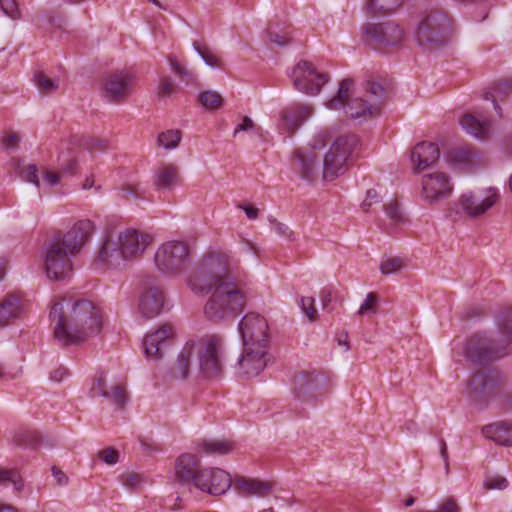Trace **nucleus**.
Returning a JSON list of instances; mask_svg holds the SVG:
<instances>
[{"label":"nucleus","instance_id":"obj_1","mask_svg":"<svg viewBox=\"0 0 512 512\" xmlns=\"http://www.w3.org/2000/svg\"><path fill=\"white\" fill-rule=\"evenodd\" d=\"M243 275L239 261L229 253L211 252L200 260L189 286L196 294L212 292L204 306V314L210 321L226 322L243 311L246 304Z\"/></svg>","mask_w":512,"mask_h":512},{"label":"nucleus","instance_id":"obj_2","mask_svg":"<svg viewBox=\"0 0 512 512\" xmlns=\"http://www.w3.org/2000/svg\"><path fill=\"white\" fill-rule=\"evenodd\" d=\"M49 318L54 338L62 346L80 344L100 334L103 327L102 312L93 302L78 299L68 303L55 302Z\"/></svg>","mask_w":512,"mask_h":512},{"label":"nucleus","instance_id":"obj_3","mask_svg":"<svg viewBox=\"0 0 512 512\" xmlns=\"http://www.w3.org/2000/svg\"><path fill=\"white\" fill-rule=\"evenodd\" d=\"M224 344L218 335H206L197 340H189L180 351L173 369V377L186 379L195 367L207 378H217L222 374Z\"/></svg>","mask_w":512,"mask_h":512},{"label":"nucleus","instance_id":"obj_4","mask_svg":"<svg viewBox=\"0 0 512 512\" xmlns=\"http://www.w3.org/2000/svg\"><path fill=\"white\" fill-rule=\"evenodd\" d=\"M95 229L88 219L76 222L63 236L47 244L44 267L49 279L64 280L72 273L71 257L77 255Z\"/></svg>","mask_w":512,"mask_h":512},{"label":"nucleus","instance_id":"obj_5","mask_svg":"<svg viewBox=\"0 0 512 512\" xmlns=\"http://www.w3.org/2000/svg\"><path fill=\"white\" fill-rule=\"evenodd\" d=\"M151 242V237L138 230L128 228L105 236L97 254V263L110 268H124L140 257Z\"/></svg>","mask_w":512,"mask_h":512},{"label":"nucleus","instance_id":"obj_6","mask_svg":"<svg viewBox=\"0 0 512 512\" xmlns=\"http://www.w3.org/2000/svg\"><path fill=\"white\" fill-rule=\"evenodd\" d=\"M351 87L352 81L343 79L337 94L326 103L327 108L332 110L345 108L346 115L360 123L380 114L386 97V90L381 84L369 83L365 98H350Z\"/></svg>","mask_w":512,"mask_h":512},{"label":"nucleus","instance_id":"obj_7","mask_svg":"<svg viewBox=\"0 0 512 512\" xmlns=\"http://www.w3.org/2000/svg\"><path fill=\"white\" fill-rule=\"evenodd\" d=\"M500 341L505 346L492 347V341L484 335H473L464 348L468 360L475 364L485 365L507 354L506 346L512 343V310H506L498 318Z\"/></svg>","mask_w":512,"mask_h":512},{"label":"nucleus","instance_id":"obj_8","mask_svg":"<svg viewBox=\"0 0 512 512\" xmlns=\"http://www.w3.org/2000/svg\"><path fill=\"white\" fill-rule=\"evenodd\" d=\"M452 35V20L439 9L426 12L419 22L415 37L420 46L432 50L446 45Z\"/></svg>","mask_w":512,"mask_h":512},{"label":"nucleus","instance_id":"obj_9","mask_svg":"<svg viewBox=\"0 0 512 512\" xmlns=\"http://www.w3.org/2000/svg\"><path fill=\"white\" fill-rule=\"evenodd\" d=\"M190 262L191 250L184 241H166L158 247L154 255L156 269L168 277H177L183 274Z\"/></svg>","mask_w":512,"mask_h":512},{"label":"nucleus","instance_id":"obj_10","mask_svg":"<svg viewBox=\"0 0 512 512\" xmlns=\"http://www.w3.org/2000/svg\"><path fill=\"white\" fill-rule=\"evenodd\" d=\"M358 145L356 135H343L334 140L323 159L322 176L332 181L346 171L348 158Z\"/></svg>","mask_w":512,"mask_h":512},{"label":"nucleus","instance_id":"obj_11","mask_svg":"<svg viewBox=\"0 0 512 512\" xmlns=\"http://www.w3.org/2000/svg\"><path fill=\"white\" fill-rule=\"evenodd\" d=\"M328 387L327 377L317 370H302L295 374L292 393L298 401L313 404L323 397Z\"/></svg>","mask_w":512,"mask_h":512},{"label":"nucleus","instance_id":"obj_12","mask_svg":"<svg viewBox=\"0 0 512 512\" xmlns=\"http://www.w3.org/2000/svg\"><path fill=\"white\" fill-rule=\"evenodd\" d=\"M243 346L268 347L269 326L267 320L258 313L246 314L238 326Z\"/></svg>","mask_w":512,"mask_h":512},{"label":"nucleus","instance_id":"obj_13","mask_svg":"<svg viewBox=\"0 0 512 512\" xmlns=\"http://www.w3.org/2000/svg\"><path fill=\"white\" fill-rule=\"evenodd\" d=\"M134 84V75L128 71H114L105 76L102 96L113 103H122L128 99Z\"/></svg>","mask_w":512,"mask_h":512},{"label":"nucleus","instance_id":"obj_14","mask_svg":"<svg viewBox=\"0 0 512 512\" xmlns=\"http://www.w3.org/2000/svg\"><path fill=\"white\" fill-rule=\"evenodd\" d=\"M497 189L489 187L468 191L461 195L459 206L470 217H477L489 210L498 200Z\"/></svg>","mask_w":512,"mask_h":512},{"label":"nucleus","instance_id":"obj_15","mask_svg":"<svg viewBox=\"0 0 512 512\" xmlns=\"http://www.w3.org/2000/svg\"><path fill=\"white\" fill-rule=\"evenodd\" d=\"M365 35L367 41L376 49L394 47L403 40L402 29L391 21L366 25Z\"/></svg>","mask_w":512,"mask_h":512},{"label":"nucleus","instance_id":"obj_16","mask_svg":"<svg viewBox=\"0 0 512 512\" xmlns=\"http://www.w3.org/2000/svg\"><path fill=\"white\" fill-rule=\"evenodd\" d=\"M291 77L295 88L308 95L318 94L328 80L325 74L317 72L308 61L299 62L294 67Z\"/></svg>","mask_w":512,"mask_h":512},{"label":"nucleus","instance_id":"obj_17","mask_svg":"<svg viewBox=\"0 0 512 512\" xmlns=\"http://www.w3.org/2000/svg\"><path fill=\"white\" fill-rule=\"evenodd\" d=\"M11 165L14 170H19V175L24 181L32 183L37 188H40L41 184L47 187L58 186L63 179L59 171H54L45 166L39 169L35 164H29L20 169L19 159H12Z\"/></svg>","mask_w":512,"mask_h":512},{"label":"nucleus","instance_id":"obj_18","mask_svg":"<svg viewBox=\"0 0 512 512\" xmlns=\"http://www.w3.org/2000/svg\"><path fill=\"white\" fill-rule=\"evenodd\" d=\"M232 485L231 475L220 468H204L198 474L196 489L211 495H222Z\"/></svg>","mask_w":512,"mask_h":512},{"label":"nucleus","instance_id":"obj_19","mask_svg":"<svg viewBox=\"0 0 512 512\" xmlns=\"http://www.w3.org/2000/svg\"><path fill=\"white\" fill-rule=\"evenodd\" d=\"M268 347L243 346L238 360L239 372L247 378L258 376L269 361Z\"/></svg>","mask_w":512,"mask_h":512},{"label":"nucleus","instance_id":"obj_20","mask_svg":"<svg viewBox=\"0 0 512 512\" xmlns=\"http://www.w3.org/2000/svg\"><path fill=\"white\" fill-rule=\"evenodd\" d=\"M164 304V294L154 279H147L144 282L143 291L139 300V311L147 319L160 314Z\"/></svg>","mask_w":512,"mask_h":512},{"label":"nucleus","instance_id":"obj_21","mask_svg":"<svg viewBox=\"0 0 512 512\" xmlns=\"http://www.w3.org/2000/svg\"><path fill=\"white\" fill-rule=\"evenodd\" d=\"M173 328L170 324H164L153 333L147 334L143 340V351L147 359L160 360L165 349L171 342Z\"/></svg>","mask_w":512,"mask_h":512},{"label":"nucleus","instance_id":"obj_22","mask_svg":"<svg viewBox=\"0 0 512 512\" xmlns=\"http://www.w3.org/2000/svg\"><path fill=\"white\" fill-rule=\"evenodd\" d=\"M452 189L449 177L443 172L430 173L422 179V195L430 203L449 196Z\"/></svg>","mask_w":512,"mask_h":512},{"label":"nucleus","instance_id":"obj_23","mask_svg":"<svg viewBox=\"0 0 512 512\" xmlns=\"http://www.w3.org/2000/svg\"><path fill=\"white\" fill-rule=\"evenodd\" d=\"M90 396L104 397L115 405H122L126 401L125 387L121 383H108L103 373L95 376L91 388Z\"/></svg>","mask_w":512,"mask_h":512},{"label":"nucleus","instance_id":"obj_24","mask_svg":"<svg viewBox=\"0 0 512 512\" xmlns=\"http://www.w3.org/2000/svg\"><path fill=\"white\" fill-rule=\"evenodd\" d=\"M200 460L196 455L190 453L181 454L175 462V476L177 481L190 489L195 488L198 480Z\"/></svg>","mask_w":512,"mask_h":512},{"label":"nucleus","instance_id":"obj_25","mask_svg":"<svg viewBox=\"0 0 512 512\" xmlns=\"http://www.w3.org/2000/svg\"><path fill=\"white\" fill-rule=\"evenodd\" d=\"M311 116V106L300 103L291 104L283 109L281 119L279 121V127L283 131L292 134Z\"/></svg>","mask_w":512,"mask_h":512},{"label":"nucleus","instance_id":"obj_26","mask_svg":"<svg viewBox=\"0 0 512 512\" xmlns=\"http://www.w3.org/2000/svg\"><path fill=\"white\" fill-rule=\"evenodd\" d=\"M439 148L435 143L432 142H421L418 143L411 151L410 160L412 163L413 170L420 172L424 169L429 168L439 158Z\"/></svg>","mask_w":512,"mask_h":512},{"label":"nucleus","instance_id":"obj_27","mask_svg":"<svg viewBox=\"0 0 512 512\" xmlns=\"http://www.w3.org/2000/svg\"><path fill=\"white\" fill-rule=\"evenodd\" d=\"M26 312L23 298L14 292L7 293L2 298V327L14 324L24 317Z\"/></svg>","mask_w":512,"mask_h":512},{"label":"nucleus","instance_id":"obj_28","mask_svg":"<svg viewBox=\"0 0 512 512\" xmlns=\"http://www.w3.org/2000/svg\"><path fill=\"white\" fill-rule=\"evenodd\" d=\"M499 382V374L495 371L487 370L474 374L468 382L467 389L470 394L481 397L496 387Z\"/></svg>","mask_w":512,"mask_h":512},{"label":"nucleus","instance_id":"obj_29","mask_svg":"<svg viewBox=\"0 0 512 512\" xmlns=\"http://www.w3.org/2000/svg\"><path fill=\"white\" fill-rule=\"evenodd\" d=\"M293 167L302 179L312 181L318 175L316 157L311 150L298 149L294 153Z\"/></svg>","mask_w":512,"mask_h":512},{"label":"nucleus","instance_id":"obj_30","mask_svg":"<svg viewBox=\"0 0 512 512\" xmlns=\"http://www.w3.org/2000/svg\"><path fill=\"white\" fill-rule=\"evenodd\" d=\"M272 485L258 479L238 477L234 481V489L241 496L264 497L271 490Z\"/></svg>","mask_w":512,"mask_h":512},{"label":"nucleus","instance_id":"obj_31","mask_svg":"<svg viewBox=\"0 0 512 512\" xmlns=\"http://www.w3.org/2000/svg\"><path fill=\"white\" fill-rule=\"evenodd\" d=\"M483 434L500 445H512V423L497 422L487 425L483 428Z\"/></svg>","mask_w":512,"mask_h":512},{"label":"nucleus","instance_id":"obj_32","mask_svg":"<svg viewBox=\"0 0 512 512\" xmlns=\"http://www.w3.org/2000/svg\"><path fill=\"white\" fill-rule=\"evenodd\" d=\"M178 181V168L172 164L161 166L155 173L154 185L157 190H171Z\"/></svg>","mask_w":512,"mask_h":512},{"label":"nucleus","instance_id":"obj_33","mask_svg":"<svg viewBox=\"0 0 512 512\" xmlns=\"http://www.w3.org/2000/svg\"><path fill=\"white\" fill-rule=\"evenodd\" d=\"M461 127L477 139H485L490 131V121L479 119L472 114H465L460 120Z\"/></svg>","mask_w":512,"mask_h":512},{"label":"nucleus","instance_id":"obj_34","mask_svg":"<svg viewBox=\"0 0 512 512\" xmlns=\"http://www.w3.org/2000/svg\"><path fill=\"white\" fill-rule=\"evenodd\" d=\"M200 447L207 455H225L233 450V444L227 440H203Z\"/></svg>","mask_w":512,"mask_h":512},{"label":"nucleus","instance_id":"obj_35","mask_svg":"<svg viewBox=\"0 0 512 512\" xmlns=\"http://www.w3.org/2000/svg\"><path fill=\"white\" fill-rule=\"evenodd\" d=\"M33 80L41 94H52L59 88V80L48 77L43 71H36Z\"/></svg>","mask_w":512,"mask_h":512},{"label":"nucleus","instance_id":"obj_36","mask_svg":"<svg viewBox=\"0 0 512 512\" xmlns=\"http://www.w3.org/2000/svg\"><path fill=\"white\" fill-rule=\"evenodd\" d=\"M512 91V83L504 82L496 84L491 91L487 92L485 95V99H491L494 105V109L497 111L499 115H501V109L499 106V101L502 100L503 96Z\"/></svg>","mask_w":512,"mask_h":512},{"label":"nucleus","instance_id":"obj_37","mask_svg":"<svg viewBox=\"0 0 512 512\" xmlns=\"http://www.w3.org/2000/svg\"><path fill=\"white\" fill-rule=\"evenodd\" d=\"M403 0H369L368 7L374 14H389L394 12Z\"/></svg>","mask_w":512,"mask_h":512},{"label":"nucleus","instance_id":"obj_38","mask_svg":"<svg viewBox=\"0 0 512 512\" xmlns=\"http://www.w3.org/2000/svg\"><path fill=\"white\" fill-rule=\"evenodd\" d=\"M448 158L456 164L471 165L474 162L475 154L467 147H457L449 152Z\"/></svg>","mask_w":512,"mask_h":512},{"label":"nucleus","instance_id":"obj_39","mask_svg":"<svg viewBox=\"0 0 512 512\" xmlns=\"http://www.w3.org/2000/svg\"><path fill=\"white\" fill-rule=\"evenodd\" d=\"M267 36L271 43L283 47L290 43L291 37L287 31L282 30L277 23H270L267 28Z\"/></svg>","mask_w":512,"mask_h":512},{"label":"nucleus","instance_id":"obj_40","mask_svg":"<svg viewBox=\"0 0 512 512\" xmlns=\"http://www.w3.org/2000/svg\"><path fill=\"white\" fill-rule=\"evenodd\" d=\"M59 172L63 178L74 176L78 171V161L75 155L70 153L62 154L59 157Z\"/></svg>","mask_w":512,"mask_h":512},{"label":"nucleus","instance_id":"obj_41","mask_svg":"<svg viewBox=\"0 0 512 512\" xmlns=\"http://www.w3.org/2000/svg\"><path fill=\"white\" fill-rule=\"evenodd\" d=\"M11 484L15 492H20L24 481L16 469H2V486Z\"/></svg>","mask_w":512,"mask_h":512},{"label":"nucleus","instance_id":"obj_42","mask_svg":"<svg viewBox=\"0 0 512 512\" xmlns=\"http://www.w3.org/2000/svg\"><path fill=\"white\" fill-rule=\"evenodd\" d=\"M200 104L206 109L217 110L223 105L222 96L215 91H205L199 95Z\"/></svg>","mask_w":512,"mask_h":512},{"label":"nucleus","instance_id":"obj_43","mask_svg":"<svg viewBox=\"0 0 512 512\" xmlns=\"http://www.w3.org/2000/svg\"><path fill=\"white\" fill-rule=\"evenodd\" d=\"M78 144L90 152H98L107 148L108 141L94 136H81Z\"/></svg>","mask_w":512,"mask_h":512},{"label":"nucleus","instance_id":"obj_44","mask_svg":"<svg viewBox=\"0 0 512 512\" xmlns=\"http://www.w3.org/2000/svg\"><path fill=\"white\" fill-rule=\"evenodd\" d=\"M13 442L20 447H34L39 442V433L23 430L13 436Z\"/></svg>","mask_w":512,"mask_h":512},{"label":"nucleus","instance_id":"obj_45","mask_svg":"<svg viewBox=\"0 0 512 512\" xmlns=\"http://www.w3.org/2000/svg\"><path fill=\"white\" fill-rule=\"evenodd\" d=\"M169 64L171 70L186 84L196 82L197 75L193 71L182 66L175 58L169 57Z\"/></svg>","mask_w":512,"mask_h":512},{"label":"nucleus","instance_id":"obj_46","mask_svg":"<svg viewBox=\"0 0 512 512\" xmlns=\"http://www.w3.org/2000/svg\"><path fill=\"white\" fill-rule=\"evenodd\" d=\"M181 140V132L179 130H167L158 135V144L165 149L176 148Z\"/></svg>","mask_w":512,"mask_h":512},{"label":"nucleus","instance_id":"obj_47","mask_svg":"<svg viewBox=\"0 0 512 512\" xmlns=\"http://www.w3.org/2000/svg\"><path fill=\"white\" fill-rule=\"evenodd\" d=\"M22 136L14 130L2 132V151L14 152L19 148Z\"/></svg>","mask_w":512,"mask_h":512},{"label":"nucleus","instance_id":"obj_48","mask_svg":"<svg viewBox=\"0 0 512 512\" xmlns=\"http://www.w3.org/2000/svg\"><path fill=\"white\" fill-rule=\"evenodd\" d=\"M405 267V261L401 257H388L381 261L380 271L383 275H391Z\"/></svg>","mask_w":512,"mask_h":512},{"label":"nucleus","instance_id":"obj_49","mask_svg":"<svg viewBox=\"0 0 512 512\" xmlns=\"http://www.w3.org/2000/svg\"><path fill=\"white\" fill-rule=\"evenodd\" d=\"M120 482L127 489L136 490L145 483V478L142 474L130 471L120 475Z\"/></svg>","mask_w":512,"mask_h":512},{"label":"nucleus","instance_id":"obj_50","mask_svg":"<svg viewBox=\"0 0 512 512\" xmlns=\"http://www.w3.org/2000/svg\"><path fill=\"white\" fill-rule=\"evenodd\" d=\"M193 47L195 51L199 54V56L203 59V61L206 63V65L212 67V68H218L220 67V60L219 58L214 55L210 50L208 49H202L198 42H193Z\"/></svg>","mask_w":512,"mask_h":512},{"label":"nucleus","instance_id":"obj_51","mask_svg":"<svg viewBox=\"0 0 512 512\" xmlns=\"http://www.w3.org/2000/svg\"><path fill=\"white\" fill-rule=\"evenodd\" d=\"M2 13L12 21L19 20L21 11L16 0H2Z\"/></svg>","mask_w":512,"mask_h":512},{"label":"nucleus","instance_id":"obj_52","mask_svg":"<svg viewBox=\"0 0 512 512\" xmlns=\"http://www.w3.org/2000/svg\"><path fill=\"white\" fill-rule=\"evenodd\" d=\"M508 486V481L506 478L500 476V475H494V476H487L484 481V487L485 489L492 490V489H504Z\"/></svg>","mask_w":512,"mask_h":512},{"label":"nucleus","instance_id":"obj_53","mask_svg":"<svg viewBox=\"0 0 512 512\" xmlns=\"http://www.w3.org/2000/svg\"><path fill=\"white\" fill-rule=\"evenodd\" d=\"M120 192L121 198L127 201H130L132 199L138 200L143 197V192L139 189L138 186L126 185L121 188Z\"/></svg>","mask_w":512,"mask_h":512},{"label":"nucleus","instance_id":"obj_54","mask_svg":"<svg viewBox=\"0 0 512 512\" xmlns=\"http://www.w3.org/2000/svg\"><path fill=\"white\" fill-rule=\"evenodd\" d=\"M301 309L309 320H315L317 318V310L314 307L313 297H302Z\"/></svg>","mask_w":512,"mask_h":512},{"label":"nucleus","instance_id":"obj_55","mask_svg":"<svg viewBox=\"0 0 512 512\" xmlns=\"http://www.w3.org/2000/svg\"><path fill=\"white\" fill-rule=\"evenodd\" d=\"M329 139L330 135L328 131H319L311 140L310 147L312 150H321L327 145Z\"/></svg>","mask_w":512,"mask_h":512},{"label":"nucleus","instance_id":"obj_56","mask_svg":"<svg viewBox=\"0 0 512 512\" xmlns=\"http://www.w3.org/2000/svg\"><path fill=\"white\" fill-rule=\"evenodd\" d=\"M385 212L387 216L395 223L402 222L404 217L399 204L393 201L385 206Z\"/></svg>","mask_w":512,"mask_h":512},{"label":"nucleus","instance_id":"obj_57","mask_svg":"<svg viewBox=\"0 0 512 512\" xmlns=\"http://www.w3.org/2000/svg\"><path fill=\"white\" fill-rule=\"evenodd\" d=\"M412 512H460V508L453 499H446L435 510H414Z\"/></svg>","mask_w":512,"mask_h":512},{"label":"nucleus","instance_id":"obj_58","mask_svg":"<svg viewBox=\"0 0 512 512\" xmlns=\"http://www.w3.org/2000/svg\"><path fill=\"white\" fill-rule=\"evenodd\" d=\"M98 457L108 465H114L118 462L119 453L114 448H106L98 453Z\"/></svg>","mask_w":512,"mask_h":512},{"label":"nucleus","instance_id":"obj_59","mask_svg":"<svg viewBox=\"0 0 512 512\" xmlns=\"http://www.w3.org/2000/svg\"><path fill=\"white\" fill-rule=\"evenodd\" d=\"M377 300V297L374 293H369L367 296H366V299L365 301L361 304L359 310H358V314L359 315H364L368 312H375L376 309H375V302Z\"/></svg>","mask_w":512,"mask_h":512},{"label":"nucleus","instance_id":"obj_60","mask_svg":"<svg viewBox=\"0 0 512 512\" xmlns=\"http://www.w3.org/2000/svg\"><path fill=\"white\" fill-rule=\"evenodd\" d=\"M273 226V230L281 236L288 238L289 240H294V233L289 229V227L281 222L276 220L271 221Z\"/></svg>","mask_w":512,"mask_h":512},{"label":"nucleus","instance_id":"obj_61","mask_svg":"<svg viewBox=\"0 0 512 512\" xmlns=\"http://www.w3.org/2000/svg\"><path fill=\"white\" fill-rule=\"evenodd\" d=\"M175 91L174 84L169 80H161V82L158 85V94L161 97H166L172 94Z\"/></svg>","mask_w":512,"mask_h":512},{"label":"nucleus","instance_id":"obj_62","mask_svg":"<svg viewBox=\"0 0 512 512\" xmlns=\"http://www.w3.org/2000/svg\"><path fill=\"white\" fill-rule=\"evenodd\" d=\"M254 128V122L251 118L245 116L242 119V122L238 124L234 130V136L239 132H247Z\"/></svg>","mask_w":512,"mask_h":512},{"label":"nucleus","instance_id":"obj_63","mask_svg":"<svg viewBox=\"0 0 512 512\" xmlns=\"http://www.w3.org/2000/svg\"><path fill=\"white\" fill-rule=\"evenodd\" d=\"M378 201H379V196H378L377 192L375 190H373V189L368 190L367 193H366V198H365V200L362 203V207L365 210H368L369 207L373 203H377Z\"/></svg>","mask_w":512,"mask_h":512},{"label":"nucleus","instance_id":"obj_64","mask_svg":"<svg viewBox=\"0 0 512 512\" xmlns=\"http://www.w3.org/2000/svg\"><path fill=\"white\" fill-rule=\"evenodd\" d=\"M52 475L59 485L63 486L68 483V476L56 466L52 467Z\"/></svg>","mask_w":512,"mask_h":512}]
</instances>
